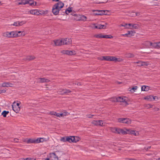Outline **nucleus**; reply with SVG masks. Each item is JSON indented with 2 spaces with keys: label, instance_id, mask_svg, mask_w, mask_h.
Here are the masks:
<instances>
[{
  "label": "nucleus",
  "instance_id": "obj_1",
  "mask_svg": "<svg viewBox=\"0 0 160 160\" xmlns=\"http://www.w3.org/2000/svg\"><path fill=\"white\" fill-rule=\"evenodd\" d=\"M127 99V98L126 97L120 96L117 98H111V101L123 102L125 106H127L128 105Z\"/></svg>",
  "mask_w": 160,
  "mask_h": 160
},
{
  "label": "nucleus",
  "instance_id": "obj_2",
  "mask_svg": "<svg viewBox=\"0 0 160 160\" xmlns=\"http://www.w3.org/2000/svg\"><path fill=\"white\" fill-rule=\"evenodd\" d=\"M3 37L8 38H12L17 37L18 34L16 32L12 31L11 32H7L3 33Z\"/></svg>",
  "mask_w": 160,
  "mask_h": 160
},
{
  "label": "nucleus",
  "instance_id": "obj_3",
  "mask_svg": "<svg viewBox=\"0 0 160 160\" xmlns=\"http://www.w3.org/2000/svg\"><path fill=\"white\" fill-rule=\"evenodd\" d=\"M118 122L120 123L130 124L131 123V120L128 118H119L118 119Z\"/></svg>",
  "mask_w": 160,
  "mask_h": 160
},
{
  "label": "nucleus",
  "instance_id": "obj_4",
  "mask_svg": "<svg viewBox=\"0 0 160 160\" xmlns=\"http://www.w3.org/2000/svg\"><path fill=\"white\" fill-rule=\"evenodd\" d=\"M53 42L54 44H53V43H52V44L54 46H60L63 45L62 38L53 40Z\"/></svg>",
  "mask_w": 160,
  "mask_h": 160
},
{
  "label": "nucleus",
  "instance_id": "obj_5",
  "mask_svg": "<svg viewBox=\"0 0 160 160\" xmlns=\"http://www.w3.org/2000/svg\"><path fill=\"white\" fill-rule=\"evenodd\" d=\"M61 53L68 55H74L76 54V52L74 50L69 51L68 50H63L61 51Z\"/></svg>",
  "mask_w": 160,
  "mask_h": 160
},
{
  "label": "nucleus",
  "instance_id": "obj_6",
  "mask_svg": "<svg viewBox=\"0 0 160 160\" xmlns=\"http://www.w3.org/2000/svg\"><path fill=\"white\" fill-rule=\"evenodd\" d=\"M63 45H69L72 43V40L71 38H62Z\"/></svg>",
  "mask_w": 160,
  "mask_h": 160
},
{
  "label": "nucleus",
  "instance_id": "obj_7",
  "mask_svg": "<svg viewBox=\"0 0 160 160\" xmlns=\"http://www.w3.org/2000/svg\"><path fill=\"white\" fill-rule=\"evenodd\" d=\"M60 10L57 8V6H56L54 5L53 6L52 10V12L54 15H58Z\"/></svg>",
  "mask_w": 160,
  "mask_h": 160
},
{
  "label": "nucleus",
  "instance_id": "obj_8",
  "mask_svg": "<svg viewBox=\"0 0 160 160\" xmlns=\"http://www.w3.org/2000/svg\"><path fill=\"white\" fill-rule=\"evenodd\" d=\"M71 92V91L66 89H60L58 92V93L62 95L70 93Z\"/></svg>",
  "mask_w": 160,
  "mask_h": 160
},
{
  "label": "nucleus",
  "instance_id": "obj_9",
  "mask_svg": "<svg viewBox=\"0 0 160 160\" xmlns=\"http://www.w3.org/2000/svg\"><path fill=\"white\" fill-rule=\"evenodd\" d=\"M151 48H160V42H151Z\"/></svg>",
  "mask_w": 160,
  "mask_h": 160
},
{
  "label": "nucleus",
  "instance_id": "obj_10",
  "mask_svg": "<svg viewBox=\"0 0 160 160\" xmlns=\"http://www.w3.org/2000/svg\"><path fill=\"white\" fill-rule=\"evenodd\" d=\"M106 26L104 25H101V24H95L94 25V26L92 27L93 28L98 29H104L106 28Z\"/></svg>",
  "mask_w": 160,
  "mask_h": 160
},
{
  "label": "nucleus",
  "instance_id": "obj_11",
  "mask_svg": "<svg viewBox=\"0 0 160 160\" xmlns=\"http://www.w3.org/2000/svg\"><path fill=\"white\" fill-rule=\"evenodd\" d=\"M50 155L52 160H58V156L55 153L52 152L50 153Z\"/></svg>",
  "mask_w": 160,
  "mask_h": 160
},
{
  "label": "nucleus",
  "instance_id": "obj_12",
  "mask_svg": "<svg viewBox=\"0 0 160 160\" xmlns=\"http://www.w3.org/2000/svg\"><path fill=\"white\" fill-rule=\"evenodd\" d=\"M49 81V79L44 78H40L38 79V82L40 83L48 82Z\"/></svg>",
  "mask_w": 160,
  "mask_h": 160
},
{
  "label": "nucleus",
  "instance_id": "obj_13",
  "mask_svg": "<svg viewBox=\"0 0 160 160\" xmlns=\"http://www.w3.org/2000/svg\"><path fill=\"white\" fill-rule=\"evenodd\" d=\"M54 5L56 6H57L58 9L61 10V9L63 7L64 4L62 2L60 1L56 3Z\"/></svg>",
  "mask_w": 160,
  "mask_h": 160
},
{
  "label": "nucleus",
  "instance_id": "obj_14",
  "mask_svg": "<svg viewBox=\"0 0 160 160\" xmlns=\"http://www.w3.org/2000/svg\"><path fill=\"white\" fill-rule=\"evenodd\" d=\"M12 107L13 110L16 113H18L20 110V108L19 106H16L14 105H12Z\"/></svg>",
  "mask_w": 160,
  "mask_h": 160
},
{
  "label": "nucleus",
  "instance_id": "obj_15",
  "mask_svg": "<svg viewBox=\"0 0 160 160\" xmlns=\"http://www.w3.org/2000/svg\"><path fill=\"white\" fill-rule=\"evenodd\" d=\"M34 58L35 57L34 56H28L25 57L23 58V59L25 61H30L34 59Z\"/></svg>",
  "mask_w": 160,
  "mask_h": 160
},
{
  "label": "nucleus",
  "instance_id": "obj_16",
  "mask_svg": "<svg viewBox=\"0 0 160 160\" xmlns=\"http://www.w3.org/2000/svg\"><path fill=\"white\" fill-rule=\"evenodd\" d=\"M30 12L31 14L37 15H38L40 14L39 12L38 11V10L37 9L30 10Z\"/></svg>",
  "mask_w": 160,
  "mask_h": 160
},
{
  "label": "nucleus",
  "instance_id": "obj_17",
  "mask_svg": "<svg viewBox=\"0 0 160 160\" xmlns=\"http://www.w3.org/2000/svg\"><path fill=\"white\" fill-rule=\"evenodd\" d=\"M98 59L101 60L110 61V57L109 56H103L98 58Z\"/></svg>",
  "mask_w": 160,
  "mask_h": 160
},
{
  "label": "nucleus",
  "instance_id": "obj_18",
  "mask_svg": "<svg viewBox=\"0 0 160 160\" xmlns=\"http://www.w3.org/2000/svg\"><path fill=\"white\" fill-rule=\"evenodd\" d=\"M126 131H125L123 129L118 128V134H122L123 135L126 134L128 133Z\"/></svg>",
  "mask_w": 160,
  "mask_h": 160
},
{
  "label": "nucleus",
  "instance_id": "obj_19",
  "mask_svg": "<svg viewBox=\"0 0 160 160\" xmlns=\"http://www.w3.org/2000/svg\"><path fill=\"white\" fill-rule=\"evenodd\" d=\"M122 60L120 58H118L114 57H111V61H113L115 62H120L122 61Z\"/></svg>",
  "mask_w": 160,
  "mask_h": 160
},
{
  "label": "nucleus",
  "instance_id": "obj_20",
  "mask_svg": "<svg viewBox=\"0 0 160 160\" xmlns=\"http://www.w3.org/2000/svg\"><path fill=\"white\" fill-rule=\"evenodd\" d=\"M127 131L129 132L130 134L134 135L135 136H138L139 134L137 132H136L135 131L127 129Z\"/></svg>",
  "mask_w": 160,
  "mask_h": 160
},
{
  "label": "nucleus",
  "instance_id": "obj_21",
  "mask_svg": "<svg viewBox=\"0 0 160 160\" xmlns=\"http://www.w3.org/2000/svg\"><path fill=\"white\" fill-rule=\"evenodd\" d=\"M144 44L147 48H150L151 47V42L149 41H146L145 42Z\"/></svg>",
  "mask_w": 160,
  "mask_h": 160
},
{
  "label": "nucleus",
  "instance_id": "obj_22",
  "mask_svg": "<svg viewBox=\"0 0 160 160\" xmlns=\"http://www.w3.org/2000/svg\"><path fill=\"white\" fill-rule=\"evenodd\" d=\"M97 12L95 13L96 15H102L105 14V11H103V10H99V11H97Z\"/></svg>",
  "mask_w": 160,
  "mask_h": 160
},
{
  "label": "nucleus",
  "instance_id": "obj_23",
  "mask_svg": "<svg viewBox=\"0 0 160 160\" xmlns=\"http://www.w3.org/2000/svg\"><path fill=\"white\" fill-rule=\"evenodd\" d=\"M28 2H27V4H29L30 6H35L36 5V2H34V1L32 0H27Z\"/></svg>",
  "mask_w": 160,
  "mask_h": 160
},
{
  "label": "nucleus",
  "instance_id": "obj_24",
  "mask_svg": "<svg viewBox=\"0 0 160 160\" xmlns=\"http://www.w3.org/2000/svg\"><path fill=\"white\" fill-rule=\"evenodd\" d=\"M14 32H16L17 33L18 35L17 36V37H20V36H22V35L24 36L25 35V32L23 31H14Z\"/></svg>",
  "mask_w": 160,
  "mask_h": 160
},
{
  "label": "nucleus",
  "instance_id": "obj_25",
  "mask_svg": "<svg viewBox=\"0 0 160 160\" xmlns=\"http://www.w3.org/2000/svg\"><path fill=\"white\" fill-rule=\"evenodd\" d=\"M18 1H19L18 2V5H25L27 4V2H28L27 0H21V1L19 0Z\"/></svg>",
  "mask_w": 160,
  "mask_h": 160
},
{
  "label": "nucleus",
  "instance_id": "obj_26",
  "mask_svg": "<svg viewBox=\"0 0 160 160\" xmlns=\"http://www.w3.org/2000/svg\"><path fill=\"white\" fill-rule=\"evenodd\" d=\"M118 128H111V131L116 133H118Z\"/></svg>",
  "mask_w": 160,
  "mask_h": 160
},
{
  "label": "nucleus",
  "instance_id": "obj_27",
  "mask_svg": "<svg viewBox=\"0 0 160 160\" xmlns=\"http://www.w3.org/2000/svg\"><path fill=\"white\" fill-rule=\"evenodd\" d=\"M149 89V87L148 86H142L141 89L142 91H148Z\"/></svg>",
  "mask_w": 160,
  "mask_h": 160
},
{
  "label": "nucleus",
  "instance_id": "obj_28",
  "mask_svg": "<svg viewBox=\"0 0 160 160\" xmlns=\"http://www.w3.org/2000/svg\"><path fill=\"white\" fill-rule=\"evenodd\" d=\"M72 142H77L79 140V138L78 137H74L73 136L72 137Z\"/></svg>",
  "mask_w": 160,
  "mask_h": 160
},
{
  "label": "nucleus",
  "instance_id": "obj_29",
  "mask_svg": "<svg viewBox=\"0 0 160 160\" xmlns=\"http://www.w3.org/2000/svg\"><path fill=\"white\" fill-rule=\"evenodd\" d=\"M72 136L66 137V141L68 142H72Z\"/></svg>",
  "mask_w": 160,
  "mask_h": 160
},
{
  "label": "nucleus",
  "instance_id": "obj_30",
  "mask_svg": "<svg viewBox=\"0 0 160 160\" xmlns=\"http://www.w3.org/2000/svg\"><path fill=\"white\" fill-rule=\"evenodd\" d=\"M134 55L132 53H127L125 54V57L127 58H131L133 57Z\"/></svg>",
  "mask_w": 160,
  "mask_h": 160
},
{
  "label": "nucleus",
  "instance_id": "obj_31",
  "mask_svg": "<svg viewBox=\"0 0 160 160\" xmlns=\"http://www.w3.org/2000/svg\"><path fill=\"white\" fill-rule=\"evenodd\" d=\"M27 142L28 143H35V139H32V138H29L28 139L27 141Z\"/></svg>",
  "mask_w": 160,
  "mask_h": 160
},
{
  "label": "nucleus",
  "instance_id": "obj_32",
  "mask_svg": "<svg viewBox=\"0 0 160 160\" xmlns=\"http://www.w3.org/2000/svg\"><path fill=\"white\" fill-rule=\"evenodd\" d=\"M139 27V26L138 24H132V29H138Z\"/></svg>",
  "mask_w": 160,
  "mask_h": 160
},
{
  "label": "nucleus",
  "instance_id": "obj_33",
  "mask_svg": "<svg viewBox=\"0 0 160 160\" xmlns=\"http://www.w3.org/2000/svg\"><path fill=\"white\" fill-rule=\"evenodd\" d=\"M152 96H149L144 98V99L147 100L149 101H152Z\"/></svg>",
  "mask_w": 160,
  "mask_h": 160
},
{
  "label": "nucleus",
  "instance_id": "obj_34",
  "mask_svg": "<svg viewBox=\"0 0 160 160\" xmlns=\"http://www.w3.org/2000/svg\"><path fill=\"white\" fill-rule=\"evenodd\" d=\"M99 123H100V121L99 120H94L92 122V124L96 126H99Z\"/></svg>",
  "mask_w": 160,
  "mask_h": 160
},
{
  "label": "nucleus",
  "instance_id": "obj_35",
  "mask_svg": "<svg viewBox=\"0 0 160 160\" xmlns=\"http://www.w3.org/2000/svg\"><path fill=\"white\" fill-rule=\"evenodd\" d=\"M9 113V111H4L1 113V115H2L4 117H6L7 114Z\"/></svg>",
  "mask_w": 160,
  "mask_h": 160
},
{
  "label": "nucleus",
  "instance_id": "obj_36",
  "mask_svg": "<svg viewBox=\"0 0 160 160\" xmlns=\"http://www.w3.org/2000/svg\"><path fill=\"white\" fill-rule=\"evenodd\" d=\"M135 32H134L132 31H128V33L129 36V37H130L131 36H133L134 35Z\"/></svg>",
  "mask_w": 160,
  "mask_h": 160
},
{
  "label": "nucleus",
  "instance_id": "obj_37",
  "mask_svg": "<svg viewBox=\"0 0 160 160\" xmlns=\"http://www.w3.org/2000/svg\"><path fill=\"white\" fill-rule=\"evenodd\" d=\"M148 65V62H141V64H140V66H147Z\"/></svg>",
  "mask_w": 160,
  "mask_h": 160
},
{
  "label": "nucleus",
  "instance_id": "obj_38",
  "mask_svg": "<svg viewBox=\"0 0 160 160\" xmlns=\"http://www.w3.org/2000/svg\"><path fill=\"white\" fill-rule=\"evenodd\" d=\"M103 35L101 34H96L95 35V37L97 38H102Z\"/></svg>",
  "mask_w": 160,
  "mask_h": 160
},
{
  "label": "nucleus",
  "instance_id": "obj_39",
  "mask_svg": "<svg viewBox=\"0 0 160 160\" xmlns=\"http://www.w3.org/2000/svg\"><path fill=\"white\" fill-rule=\"evenodd\" d=\"M72 10L70 8H68L65 11L66 14H68L69 13L72 11Z\"/></svg>",
  "mask_w": 160,
  "mask_h": 160
},
{
  "label": "nucleus",
  "instance_id": "obj_40",
  "mask_svg": "<svg viewBox=\"0 0 160 160\" xmlns=\"http://www.w3.org/2000/svg\"><path fill=\"white\" fill-rule=\"evenodd\" d=\"M2 87H8V82H4L2 84Z\"/></svg>",
  "mask_w": 160,
  "mask_h": 160
},
{
  "label": "nucleus",
  "instance_id": "obj_41",
  "mask_svg": "<svg viewBox=\"0 0 160 160\" xmlns=\"http://www.w3.org/2000/svg\"><path fill=\"white\" fill-rule=\"evenodd\" d=\"M138 88V87L137 86H134L130 90H129V91L132 92V90L133 92H134Z\"/></svg>",
  "mask_w": 160,
  "mask_h": 160
},
{
  "label": "nucleus",
  "instance_id": "obj_42",
  "mask_svg": "<svg viewBox=\"0 0 160 160\" xmlns=\"http://www.w3.org/2000/svg\"><path fill=\"white\" fill-rule=\"evenodd\" d=\"M41 138H38L35 139V143H38L40 142H42L41 141Z\"/></svg>",
  "mask_w": 160,
  "mask_h": 160
},
{
  "label": "nucleus",
  "instance_id": "obj_43",
  "mask_svg": "<svg viewBox=\"0 0 160 160\" xmlns=\"http://www.w3.org/2000/svg\"><path fill=\"white\" fill-rule=\"evenodd\" d=\"M132 25V24H131V23L128 24V26H126V29H132V28H131Z\"/></svg>",
  "mask_w": 160,
  "mask_h": 160
},
{
  "label": "nucleus",
  "instance_id": "obj_44",
  "mask_svg": "<svg viewBox=\"0 0 160 160\" xmlns=\"http://www.w3.org/2000/svg\"><path fill=\"white\" fill-rule=\"evenodd\" d=\"M81 19L83 21H86L87 19V17L84 15H82L81 16Z\"/></svg>",
  "mask_w": 160,
  "mask_h": 160
},
{
  "label": "nucleus",
  "instance_id": "obj_45",
  "mask_svg": "<svg viewBox=\"0 0 160 160\" xmlns=\"http://www.w3.org/2000/svg\"><path fill=\"white\" fill-rule=\"evenodd\" d=\"M26 23V22L25 21H21V22L19 21V26H22V25L25 23Z\"/></svg>",
  "mask_w": 160,
  "mask_h": 160
},
{
  "label": "nucleus",
  "instance_id": "obj_46",
  "mask_svg": "<svg viewBox=\"0 0 160 160\" xmlns=\"http://www.w3.org/2000/svg\"><path fill=\"white\" fill-rule=\"evenodd\" d=\"M13 26H19V21L15 22L13 23Z\"/></svg>",
  "mask_w": 160,
  "mask_h": 160
},
{
  "label": "nucleus",
  "instance_id": "obj_47",
  "mask_svg": "<svg viewBox=\"0 0 160 160\" xmlns=\"http://www.w3.org/2000/svg\"><path fill=\"white\" fill-rule=\"evenodd\" d=\"M60 141L64 142H66V137H62L60 139Z\"/></svg>",
  "mask_w": 160,
  "mask_h": 160
},
{
  "label": "nucleus",
  "instance_id": "obj_48",
  "mask_svg": "<svg viewBox=\"0 0 160 160\" xmlns=\"http://www.w3.org/2000/svg\"><path fill=\"white\" fill-rule=\"evenodd\" d=\"M24 160H35V159L33 158H27L25 159H23Z\"/></svg>",
  "mask_w": 160,
  "mask_h": 160
},
{
  "label": "nucleus",
  "instance_id": "obj_49",
  "mask_svg": "<svg viewBox=\"0 0 160 160\" xmlns=\"http://www.w3.org/2000/svg\"><path fill=\"white\" fill-rule=\"evenodd\" d=\"M56 112L54 111H52L50 112V114L51 115H53L54 116H56Z\"/></svg>",
  "mask_w": 160,
  "mask_h": 160
},
{
  "label": "nucleus",
  "instance_id": "obj_50",
  "mask_svg": "<svg viewBox=\"0 0 160 160\" xmlns=\"http://www.w3.org/2000/svg\"><path fill=\"white\" fill-rule=\"evenodd\" d=\"M102 38H110V37H109L108 35H103Z\"/></svg>",
  "mask_w": 160,
  "mask_h": 160
},
{
  "label": "nucleus",
  "instance_id": "obj_51",
  "mask_svg": "<svg viewBox=\"0 0 160 160\" xmlns=\"http://www.w3.org/2000/svg\"><path fill=\"white\" fill-rule=\"evenodd\" d=\"M99 121H100V123H99V126H103V123L102 121L99 120Z\"/></svg>",
  "mask_w": 160,
  "mask_h": 160
},
{
  "label": "nucleus",
  "instance_id": "obj_52",
  "mask_svg": "<svg viewBox=\"0 0 160 160\" xmlns=\"http://www.w3.org/2000/svg\"><path fill=\"white\" fill-rule=\"evenodd\" d=\"M13 86V84L11 83L8 82V87H12Z\"/></svg>",
  "mask_w": 160,
  "mask_h": 160
},
{
  "label": "nucleus",
  "instance_id": "obj_53",
  "mask_svg": "<svg viewBox=\"0 0 160 160\" xmlns=\"http://www.w3.org/2000/svg\"><path fill=\"white\" fill-rule=\"evenodd\" d=\"M122 36L126 37H129V36L128 34V33H126L125 34H122L121 35Z\"/></svg>",
  "mask_w": 160,
  "mask_h": 160
},
{
  "label": "nucleus",
  "instance_id": "obj_54",
  "mask_svg": "<svg viewBox=\"0 0 160 160\" xmlns=\"http://www.w3.org/2000/svg\"><path fill=\"white\" fill-rule=\"evenodd\" d=\"M19 104H20L19 103H16V102H13L12 105H14L16 106H19Z\"/></svg>",
  "mask_w": 160,
  "mask_h": 160
},
{
  "label": "nucleus",
  "instance_id": "obj_55",
  "mask_svg": "<svg viewBox=\"0 0 160 160\" xmlns=\"http://www.w3.org/2000/svg\"><path fill=\"white\" fill-rule=\"evenodd\" d=\"M147 107L148 108H152L153 107V105L151 104H148L147 105Z\"/></svg>",
  "mask_w": 160,
  "mask_h": 160
},
{
  "label": "nucleus",
  "instance_id": "obj_56",
  "mask_svg": "<svg viewBox=\"0 0 160 160\" xmlns=\"http://www.w3.org/2000/svg\"><path fill=\"white\" fill-rule=\"evenodd\" d=\"M93 116H94L93 115H87V116L89 118H91Z\"/></svg>",
  "mask_w": 160,
  "mask_h": 160
},
{
  "label": "nucleus",
  "instance_id": "obj_57",
  "mask_svg": "<svg viewBox=\"0 0 160 160\" xmlns=\"http://www.w3.org/2000/svg\"><path fill=\"white\" fill-rule=\"evenodd\" d=\"M121 26H122L125 27V28H126V26H128V24L125 23L121 25Z\"/></svg>",
  "mask_w": 160,
  "mask_h": 160
},
{
  "label": "nucleus",
  "instance_id": "obj_58",
  "mask_svg": "<svg viewBox=\"0 0 160 160\" xmlns=\"http://www.w3.org/2000/svg\"><path fill=\"white\" fill-rule=\"evenodd\" d=\"M156 99H158V98L156 96H153L152 99L155 100Z\"/></svg>",
  "mask_w": 160,
  "mask_h": 160
},
{
  "label": "nucleus",
  "instance_id": "obj_59",
  "mask_svg": "<svg viewBox=\"0 0 160 160\" xmlns=\"http://www.w3.org/2000/svg\"><path fill=\"white\" fill-rule=\"evenodd\" d=\"M140 15V12H136L135 14V16H139Z\"/></svg>",
  "mask_w": 160,
  "mask_h": 160
},
{
  "label": "nucleus",
  "instance_id": "obj_60",
  "mask_svg": "<svg viewBox=\"0 0 160 160\" xmlns=\"http://www.w3.org/2000/svg\"><path fill=\"white\" fill-rule=\"evenodd\" d=\"M13 141L14 142H18V139L17 138H15L13 140Z\"/></svg>",
  "mask_w": 160,
  "mask_h": 160
},
{
  "label": "nucleus",
  "instance_id": "obj_61",
  "mask_svg": "<svg viewBox=\"0 0 160 160\" xmlns=\"http://www.w3.org/2000/svg\"><path fill=\"white\" fill-rule=\"evenodd\" d=\"M75 84H77L78 86H80L81 85V82H78L77 83H75Z\"/></svg>",
  "mask_w": 160,
  "mask_h": 160
},
{
  "label": "nucleus",
  "instance_id": "obj_62",
  "mask_svg": "<svg viewBox=\"0 0 160 160\" xmlns=\"http://www.w3.org/2000/svg\"><path fill=\"white\" fill-rule=\"evenodd\" d=\"M141 61H138V62H134V63H137V64H141Z\"/></svg>",
  "mask_w": 160,
  "mask_h": 160
},
{
  "label": "nucleus",
  "instance_id": "obj_63",
  "mask_svg": "<svg viewBox=\"0 0 160 160\" xmlns=\"http://www.w3.org/2000/svg\"><path fill=\"white\" fill-rule=\"evenodd\" d=\"M6 92V90H5L3 89L2 90H1V93H5Z\"/></svg>",
  "mask_w": 160,
  "mask_h": 160
},
{
  "label": "nucleus",
  "instance_id": "obj_64",
  "mask_svg": "<svg viewBox=\"0 0 160 160\" xmlns=\"http://www.w3.org/2000/svg\"><path fill=\"white\" fill-rule=\"evenodd\" d=\"M63 115H64L63 114V113H61L59 114L60 117H61Z\"/></svg>",
  "mask_w": 160,
  "mask_h": 160
}]
</instances>
